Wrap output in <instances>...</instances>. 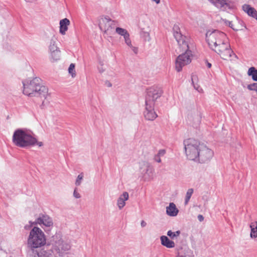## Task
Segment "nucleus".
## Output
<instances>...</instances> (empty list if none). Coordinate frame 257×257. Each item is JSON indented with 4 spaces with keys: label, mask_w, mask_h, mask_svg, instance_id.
Instances as JSON below:
<instances>
[{
    "label": "nucleus",
    "mask_w": 257,
    "mask_h": 257,
    "mask_svg": "<svg viewBox=\"0 0 257 257\" xmlns=\"http://www.w3.org/2000/svg\"><path fill=\"white\" fill-rule=\"evenodd\" d=\"M206 39L209 47L223 59L227 60L232 56L236 58L224 33L218 30L209 31L206 34Z\"/></svg>",
    "instance_id": "nucleus-1"
},
{
    "label": "nucleus",
    "mask_w": 257,
    "mask_h": 257,
    "mask_svg": "<svg viewBox=\"0 0 257 257\" xmlns=\"http://www.w3.org/2000/svg\"><path fill=\"white\" fill-rule=\"evenodd\" d=\"M174 36L179 45L182 51H184L179 55L176 60V69L178 72L181 71L182 67L189 64L193 56L191 51L189 50V46L186 41V37L183 36L180 32L178 25H175L173 28Z\"/></svg>",
    "instance_id": "nucleus-2"
},
{
    "label": "nucleus",
    "mask_w": 257,
    "mask_h": 257,
    "mask_svg": "<svg viewBox=\"0 0 257 257\" xmlns=\"http://www.w3.org/2000/svg\"><path fill=\"white\" fill-rule=\"evenodd\" d=\"M23 93L30 97H39L46 99L48 95V88L42 85L39 77L32 80L27 79L23 82Z\"/></svg>",
    "instance_id": "nucleus-3"
},
{
    "label": "nucleus",
    "mask_w": 257,
    "mask_h": 257,
    "mask_svg": "<svg viewBox=\"0 0 257 257\" xmlns=\"http://www.w3.org/2000/svg\"><path fill=\"white\" fill-rule=\"evenodd\" d=\"M162 90L157 87H152L147 89L146 96V108L144 112L145 118L149 120H153L157 115L154 107L156 100L162 95Z\"/></svg>",
    "instance_id": "nucleus-4"
},
{
    "label": "nucleus",
    "mask_w": 257,
    "mask_h": 257,
    "mask_svg": "<svg viewBox=\"0 0 257 257\" xmlns=\"http://www.w3.org/2000/svg\"><path fill=\"white\" fill-rule=\"evenodd\" d=\"M13 144L17 147L27 148L36 145L39 147L43 146L42 142H38L34 135L24 130H16L12 139Z\"/></svg>",
    "instance_id": "nucleus-5"
},
{
    "label": "nucleus",
    "mask_w": 257,
    "mask_h": 257,
    "mask_svg": "<svg viewBox=\"0 0 257 257\" xmlns=\"http://www.w3.org/2000/svg\"><path fill=\"white\" fill-rule=\"evenodd\" d=\"M46 243V236L43 231L38 227H34L30 232L27 239L28 247L32 250L44 246Z\"/></svg>",
    "instance_id": "nucleus-6"
},
{
    "label": "nucleus",
    "mask_w": 257,
    "mask_h": 257,
    "mask_svg": "<svg viewBox=\"0 0 257 257\" xmlns=\"http://www.w3.org/2000/svg\"><path fill=\"white\" fill-rule=\"evenodd\" d=\"M50 243L52 245L53 249L55 250L59 256H63L66 251L70 250V243L64 241L62 238L60 233H56L50 238Z\"/></svg>",
    "instance_id": "nucleus-7"
},
{
    "label": "nucleus",
    "mask_w": 257,
    "mask_h": 257,
    "mask_svg": "<svg viewBox=\"0 0 257 257\" xmlns=\"http://www.w3.org/2000/svg\"><path fill=\"white\" fill-rule=\"evenodd\" d=\"M202 144L194 139L190 138L184 141L185 154L187 158L196 161L199 155L200 148Z\"/></svg>",
    "instance_id": "nucleus-8"
},
{
    "label": "nucleus",
    "mask_w": 257,
    "mask_h": 257,
    "mask_svg": "<svg viewBox=\"0 0 257 257\" xmlns=\"http://www.w3.org/2000/svg\"><path fill=\"white\" fill-rule=\"evenodd\" d=\"M200 147L199 155L196 161L200 163L209 162L213 156V152L203 144Z\"/></svg>",
    "instance_id": "nucleus-9"
},
{
    "label": "nucleus",
    "mask_w": 257,
    "mask_h": 257,
    "mask_svg": "<svg viewBox=\"0 0 257 257\" xmlns=\"http://www.w3.org/2000/svg\"><path fill=\"white\" fill-rule=\"evenodd\" d=\"M218 9L223 11L233 10L235 6L233 0H208Z\"/></svg>",
    "instance_id": "nucleus-10"
},
{
    "label": "nucleus",
    "mask_w": 257,
    "mask_h": 257,
    "mask_svg": "<svg viewBox=\"0 0 257 257\" xmlns=\"http://www.w3.org/2000/svg\"><path fill=\"white\" fill-rule=\"evenodd\" d=\"M99 28L106 35H110L115 27V24L108 17L102 18L99 24Z\"/></svg>",
    "instance_id": "nucleus-11"
},
{
    "label": "nucleus",
    "mask_w": 257,
    "mask_h": 257,
    "mask_svg": "<svg viewBox=\"0 0 257 257\" xmlns=\"http://www.w3.org/2000/svg\"><path fill=\"white\" fill-rule=\"evenodd\" d=\"M30 223L32 224H43L47 227L52 226L53 224L52 219L48 215L44 214H40L35 222L30 221Z\"/></svg>",
    "instance_id": "nucleus-12"
},
{
    "label": "nucleus",
    "mask_w": 257,
    "mask_h": 257,
    "mask_svg": "<svg viewBox=\"0 0 257 257\" xmlns=\"http://www.w3.org/2000/svg\"><path fill=\"white\" fill-rule=\"evenodd\" d=\"M242 10L249 16L257 20V11L250 5L244 4L242 7Z\"/></svg>",
    "instance_id": "nucleus-13"
},
{
    "label": "nucleus",
    "mask_w": 257,
    "mask_h": 257,
    "mask_svg": "<svg viewBox=\"0 0 257 257\" xmlns=\"http://www.w3.org/2000/svg\"><path fill=\"white\" fill-rule=\"evenodd\" d=\"M129 197L128 193L124 192L118 198L117 205L119 209H121L125 205V201L127 200Z\"/></svg>",
    "instance_id": "nucleus-14"
},
{
    "label": "nucleus",
    "mask_w": 257,
    "mask_h": 257,
    "mask_svg": "<svg viewBox=\"0 0 257 257\" xmlns=\"http://www.w3.org/2000/svg\"><path fill=\"white\" fill-rule=\"evenodd\" d=\"M178 211V209L174 203H170L169 206L166 207V213L169 216H176Z\"/></svg>",
    "instance_id": "nucleus-15"
},
{
    "label": "nucleus",
    "mask_w": 257,
    "mask_h": 257,
    "mask_svg": "<svg viewBox=\"0 0 257 257\" xmlns=\"http://www.w3.org/2000/svg\"><path fill=\"white\" fill-rule=\"evenodd\" d=\"M69 24L70 21L67 18L62 19L60 21V33L61 34H65L66 31L68 30V26H69Z\"/></svg>",
    "instance_id": "nucleus-16"
},
{
    "label": "nucleus",
    "mask_w": 257,
    "mask_h": 257,
    "mask_svg": "<svg viewBox=\"0 0 257 257\" xmlns=\"http://www.w3.org/2000/svg\"><path fill=\"white\" fill-rule=\"evenodd\" d=\"M193 252L188 247L181 248L179 251L178 256L177 257H193Z\"/></svg>",
    "instance_id": "nucleus-17"
},
{
    "label": "nucleus",
    "mask_w": 257,
    "mask_h": 257,
    "mask_svg": "<svg viewBox=\"0 0 257 257\" xmlns=\"http://www.w3.org/2000/svg\"><path fill=\"white\" fill-rule=\"evenodd\" d=\"M160 239L163 245L168 248H173L175 246L174 242L170 240L167 236L163 235Z\"/></svg>",
    "instance_id": "nucleus-18"
},
{
    "label": "nucleus",
    "mask_w": 257,
    "mask_h": 257,
    "mask_svg": "<svg viewBox=\"0 0 257 257\" xmlns=\"http://www.w3.org/2000/svg\"><path fill=\"white\" fill-rule=\"evenodd\" d=\"M249 227L250 228V237L251 238L257 237V221L251 222Z\"/></svg>",
    "instance_id": "nucleus-19"
},
{
    "label": "nucleus",
    "mask_w": 257,
    "mask_h": 257,
    "mask_svg": "<svg viewBox=\"0 0 257 257\" xmlns=\"http://www.w3.org/2000/svg\"><path fill=\"white\" fill-rule=\"evenodd\" d=\"M198 80L197 76L196 75H193L191 76L192 84L194 88L199 93H203V89L197 84L195 83V81Z\"/></svg>",
    "instance_id": "nucleus-20"
},
{
    "label": "nucleus",
    "mask_w": 257,
    "mask_h": 257,
    "mask_svg": "<svg viewBox=\"0 0 257 257\" xmlns=\"http://www.w3.org/2000/svg\"><path fill=\"white\" fill-rule=\"evenodd\" d=\"M247 74L248 76H251L253 81H257V69L255 67L249 68L247 71Z\"/></svg>",
    "instance_id": "nucleus-21"
},
{
    "label": "nucleus",
    "mask_w": 257,
    "mask_h": 257,
    "mask_svg": "<svg viewBox=\"0 0 257 257\" xmlns=\"http://www.w3.org/2000/svg\"><path fill=\"white\" fill-rule=\"evenodd\" d=\"M193 192H194V190L192 188H190L187 190L186 194V196H185V205H187L188 203V202L191 197V196L192 195V194L193 193Z\"/></svg>",
    "instance_id": "nucleus-22"
},
{
    "label": "nucleus",
    "mask_w": 257,
    "mask_h": 257,
    "mask_svg": "<svg viewBox=\"0 0 257 257\" xmlns=\"http://www.w3.org/2000/svg\"><path fill=\"white\" fill-rule=\"evenodd\" d=\"M181 232L180 230L176 231V232H172L171 230H169L167 232V235L171 238L174 239L178 237L180 234Z\"/></svg>",
    "instance_id": "nucleus-23"
},
{
    "label": "nucleus",
    "mask_w": 257,
    "mask_h": 257,
    "mask_svg": "<svg viewBox=\"0 0 257 257\" xmlns=\"http://www.w3.org/2000/svg\"><path fill=\"white\" fill-rule=\"evenodd\" d=\"M115 32L118 34L122 36L123 37L127 35L128 34L127 31L126 29L117 27L115 29Z\"/></svg>",
    "instance_id": "nucleus-24"
},
{
    "label": "nucleus",
    "mask_w": 257,
    "mask_h": 257,
    "mask_svg": "<svg viewBox=\"0 0 257 257\" xmlns=\"http://www.w3.org/2000/svg\"><path fill=\"white\" fill-rule=\"evenodd\" d=\"M68 72L71 74V76L74 78L76 76V72L75 70V65L71 63L68 68Z\"/></svg>",
    "instance_id": "nucleus-25"
},
{
    "label": "nucleus",
    "mask_w": 257,
    "mask_h": 257,
    "mask_svg": "<svg viewBox=\"0 0 257 257\" xmlns=\"http://www.w3.org/2000/svg\"><path fill=\"white\" fill-rule=\"evenodd\" d=\"M51 57L54 60L59 59L60 57V51L58 50L57 51L51 52Z\"/></svg>",
    "instance_id": "nucleus-26"
},
{
    "label": "nucleus",
    "mask_w": 257,
    "mask_h": 257,
    "mask_svg": "<svg viewBox=\"0 0 257 257\" xmlns=\"http://www.w3.org/2000/svg\"><path fill=\"white\" fill-rule=\"evenodd\" d=\"M49 50L50 52H54L58 50V48L55 44V41L52 39L50 42V44L49 46Z\"/></svg>",
    "instance_id": "nucleus-27"
},
{
    "label": "nucleus",
    "mask_w": 257,
    "mask_h": 257,
    "mask_svg": "<svg viewBox=\"0 0 257 257\" xmlns=\"http://www.w3.org/2000/svg\"><path fill=\"white\" fill-rule=\"evenodd\" d=\"M83 173H81L77 177L76 180L75 181V185L77 186H79L81 183V181L83 178Z\"/></svg>",
    "instance_id": "nucleus-28"
},
{
    "label": "nucleus",
    "mask_w": 257,
    "mask_h": 257,
    "mask_svg": "<svg viewBox=\"0 0 257 257\" xmlns=\"http://www.w3.org/2000/svg\"><path fill=\"white\" fill-rule=\"evenodd\" d=\"M141 36L145 41H149L151 39L150 34L147 32H142Z\"/></svg>",
    "instance_id": "nucleus-29"
},
{
    "label": "nucleus",
    "mask_w": 257,
    "mask_h": 257,
    "mask_svg": "<svg viewBox=\"0 0 257 257\" xmlns=\"http://www.w3.org/2000/svg\"><path fill=\"white\" fill-rule=\"evenodd\" d=\"M123 38L124 39L125 43H126V44L129 47H132V42H131V40L130 38L129 33L127 34V35H125V36H124Z\"/></svg>",
    "instance_id": "nucleus-30"
},
{
    "label": "nucleus",
    "mask_w": 257,
    "mask_h": 257,
    "mask_svg": "<svg viewBox=\"0 0 257 257\" xmlns=\"http://www.w3.org/2000/svg\"><path fill=\"white\" fill-rule=\"evenodd\" d=\"M225 23L226 24V25H228L230 28H231L232 29H233L234 30H235V31H237L238 29H236L234 25H233L232 22L231 21H226L225 22Z\"/></svg>",
    "instance_id": "nucleus-31"
},
{
    "label": "nucleus",
    "mask_w": 257,
    "mask_h": 257,
    "mask_svg": "<svg viewBox=\"0 0 257 257\" xmlns=\"http://www.w3.org/2000/svg\"><path fill=\"white\" fill-rule=\"evenodd\" d=\"M166 154V150L164 149L160 150L157 154V155L160 157H162L165 155Z\"/></svg>",
    "instance_id": "nucleus-32"
},
{
    "label": "nucleus",
    "mask_w": 257,
    "mask_h": 257,
    "mask_svg": "<svg viewBox=\"0 0 257 257\" xmlns=\"http://www.w3.org/2000/svg\"><path fill=\"white\" fill-rule=\"evenodd\" d=\"M73 196L76 198H80L81 197L80 194L77 192L76 188L75 189L73 192Z\"/></svg>",
    "instance_id": "nucleus-33"
},
{
    "label": "nucleus",
    "mask_w": 257,
    "mask_h": 257,
    "mask_svg": "<svg viewBox=\"0 0 257 257\" xmlns=\"http://www.w3.org/2000/svg\"><path fill=\"white\" fill-rule=\"evenodd\" d=\"M154 160L158 163H161V157L159 156L157 154L156 155L154 156Z\"/></svg>",
    "instance_id": "nucleus-34"
},
{
    "label": "nucleus",
    "mask_w": 257,
    "mask_h": 257,
    "mask_svg": "<svg viewBox=\"0 0 257 257\" xmlns=\"http://www.w3.org/2000/svg\"><path fill=\"white\" fill-rule=\"evenodd\" d=\"M130 47L132 48V50L135 54H137L138 50L137 47H134L132 45V47Z\"/></svg>",
    "instance_id": "nucleus-35"
},
{
    "label": "nucleus",
    "mask_w": 257,
    "mask_h": 257,
    "mask_svg": "<svg viewBox=\"0 0 257 257\" xmlns=\"http://www.w3.org/2000/svg\"><path fill=\"white\" fill-rule=\"evenodd\" d=\"M198 219L200 221V222H202L204 220V217L203 216V215H201V214H199L198 215Z\"/></svg>",
    "instance_id": "nucleus-36"
},
{
    "label": "nucleus",
    "mask_w": 257,
    "mask_h": 257,
    "mask_svg": "<svg viewBox=\"0 0 257 257\" xmlns=\"http://www.w3.org/2000/svg\"><path fill=\"white\" fill-rule=\"evenodd\" d=\"M98 70L100 73H102L104 71V69L103 68L102 65H101V67H98Z\"/></svg>",
    "instance_id": "nucleus-37"
},
{
    "label": "nucleus",
    "mask_w": 257,
    "mask_h": 257,
    "mask_svg": "<svg viewBox=\"0 0 257 257\" xmlns=\"http://www.w3.org/2000/svg\"><path fill=\"white\" fill-rule=\"evenodd\" d=\"M142 227H144L146 226L147 223L144 220H142L141 223Z\"/></svg>",
    "instance_id": "nucleus-38"
},
{
    "label": "nucleus",
    "mask_w": 257,
    "mask_h": 257,
    "mask_svg": "<svg viewBox=\"0 0 257 257\" xmlns=\"http://www.w3.org/2000/svg\"><path fill=\"white\" fill-rule=\"evenodd\" d=\"M153 1L155 2L157 4H159L160 2V0H153Z\"/></svg>",
    "instance_id": "nucleus-39"
},
{
    "label": "nucleus",
    "mask_w": 257,
    "mask_h": 257,
    "mask_svg": "<svg viewBox=\"0 0 257 257\" xmlns=\"http://www.w3.org/2000/svg\"><path fill=\"white\" fill-rule=\"evenodd\" d=\"M207 66H208V68H210L211 66V64L210 63H208L207 64Z\"/></svg>",
    "instance_id": "nucleus-40"
},
{
    "label": "nucleus",
    "mask_w": 257,
    "mask_h": 257,
    "mask_svg": "<svg viewBox=\"0 0 257 257\" xmlns=\"http://www.w3.org/2000/svg\"><path fill=\"white\" fill-rule=\"evenodd\" d=\"M27 2H32L34 0H25Z\"/></svg>",
    "instance_id": "nucleus-41"
},
{
    "label": "nucleus",
    "mask_w": 257,
    "mask_h": 257,
    "mask_svg": "<svg viewBox=\"0 0 257 257\" xmlns=\"http://www.w3.org/2000/svg\"><path fill=\"white\" fill-rule=\"evenodd\" d=\"M108 86H111V84L110 83H109V84H108Z\"/></svg>",
    "instance_id": "nucleus-42"
}]
</instances>
